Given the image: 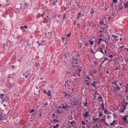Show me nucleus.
Wrapping results in <instances>:
<instances>
[{"mask_svg": "<svg viewBox=\"0 0 128 128\" xmlns=\"http://www.w3.org/2000/svg\"><path fill=\"white\" fill-rule=\"evenodd\" d=\"M61 108L62 110H68V105L66 104H62Z\"/></svg>", "mask_w": 128, "mask_h": 128, "instance_id": "obj_4", "label": "nucleus"}, {"mask_svg": "<svg viewBox=\"0 0 128 128\" xmlns=\"http://www.w3.org/2000/svg\"><path fill=\"white\" fill-rule=\"evenodd\" d=\"M102 108H104V100H102V103L101 104Z\"/></svg>", "mask_w": 128, "mask_h": 128, "instance_id": "obj_27", "label": "nucleus"}, {"mask_svg": "<svg viewBox=\"0 0 128 128\" xmlns=\"http://www.w3.org/2000/svg\"><path fill=\"white\" fill-rule=\"evenodd\" d=\"M112 84H114L115 86V90L118 92H120V90L124 88V86H122V82H120L118 80H114L113 82H112Z\"/></svg>", "mask_w": 128, "mask_h": 128, "instance_id": "obj_1", "label": "nucleus"}, {"mask_svg": "<svg viewBox=\"0 0 128 128\" xmlns=\"http://www.w3.org/2000/svg\"><path fill=\"white\" fill-rule=\"evenodd\" d=\"M84 106H86V102H85L84 105H83Z\"/></svg>", "mask_w": 128, "mask_h": 128, "instance_id": "obj_57", "label": "nucleus"}, {"mask_svg": "<svg viewBox=\"0 0 128 128\" xmlns=\"http://www.w3.org/2000/svg\"><path fill=\"white\" fill-rule=\"evenodd\" d=\"M90 14H94V9H91L90 10Z\"/></svg>", "mask_w": 128, "mask_h": 128, "instance_id": "obj_24", "label": "nucleus"}, {"mask_svg": "<svg viewBox=\"0 0 128 128\" xmlns=\"http://www.w3.org/2000/svg\"><path fill=\"white\" fill-rule=\"evenodd\" d=\"M92 120L95 122H98V118H92Z\"/></svg>", "mask_w": 128, "mask_h": 128, "instance_id": "obj_23", "label": "nucleus"}, {"mask_svg": "<svg viewBox=\"0 0 128 128\" xmlns=\"http://www.w3.org/2000/svg\"><path fill=\"white\" fill-rule=\"evenodd\" d=\"M84 44L86 46H90V44L88 43V42H84Z\"/></svg>", "mask_w": 128, "mask_h": 128, "instance_id": "obj_32", "label": "nucleus"}, {"mask_svg": "<svg viewBox=\"0 0 128 128\" xmlns=\"http://www.w3.org/2000/svg\"><path fill=\"white\" fill-rule=\"evenodd\" d=\"M46 94H48V96H51V94H50V93H46Z\"/></svg>", "mask_w": 128, "mask_h": 128, "instance_id": "obj_42", "label": "nucleus"}, {"mask_svg": "<svg viewBox=\"0 0 128 128\" xmlns=\"http://www.w3.org/2000/svg\"><path fill=\"white\" fill-rule=\"evenodd\" d=\"M86 82H85L86 86L88 88H90V83L88 82V80H86Z\"/></svg>", "mask_w": 128, "mask_h": 128, "instance_id": "obj_16", "label": "nucleus"}, {"mask_svg": "<svg viewBox=\"0 0 128 128\" xmlns=\"http://www.w3.org/2000/svg\"><path fill=\"white\" fill-rule=\"evenodd\" d=\"M53 121H54V122L55 124H56V122L58 124V122H60V121H58V120L56 119L53 120Z\"/></svg>", "mask_w": 128, "mask_h": 128, "instance_id": "obj_22", "label": "nucleus"}, {"mask_svg": "<svg viewBox=\"0 0 128 128\" xmlns=\"http://www.w3.org/2000/svg\"><path fill=\"white\" fill-rule=\"evenodd\" d=\"M64 96L67 98V100H68V98H72V95H70V94L66 93Z\"/></svg>", "mask_w": 128, "mask_h": 128, "instance_id": "obj_6", "label": "nucleus"}, {"mask_svg": "<svg viewBox=\"0 0 128 128\" xmlns=\"http://www.w3.org/2000/svg\"><path fill=\"white\" fill-rule=\"evenodd\" d=\"M104 118L103 117V118L101 120V122H102V124H106V115H104Z\"/></svg>", "mask_w": 128, "mask_h": 128, "instance_id": "obj_11", "label": "nucleus"}, {"mask_svg": "<svg viewBox=\"0 0 128 128\" xmlns=\"http://www.w3.org/2000/svg\"><path fill=\"white\" fill-rule=\"evenodd\" d=\"M69 124H74L76 123V122H74V120H73L72 121V122H70V121H68Z\"/></svg>", "mask_w": 128, "mask_h": 128, "instance_id": "obj_18", "label": "nucleus"}, {"mask_svg": "<svg viewBox=\"0 0 128 128\" xmlns=\"http://www.w3.org/2000/svg\"><path fill=\"white\" fill-rule=\"evenodd\" d=\"M38 46H42V43H40L39 42H38Z\"/></svg>", "mask_w": 128, "mask_h": 128, "instance_id": "obj_55", "label": "nucleus"}, {"mask_svg": "<svg viewBox=\"0 0 128 128\" xmlns=\"http://www.w3.org/2000/svg\"><path fill=\"white\" fill-rule=\"evenodd\" d=\"M124 8H128V1L126 2H124Z\"/></svg>", "mask_w": 128, "mask_h": 128, "instance_id": "obj_13", "label": "nucleus"}, {"mask_svg": "<svg viewBox=\"0 0 128 128\" xmlns=\"http://www.w3.org/2000/svg\"><path fill=\"white\" fill-rule=\"evenodd\" d=\"M58 18H60L62 17V16H60V15H58Z\"/></svg>", "mask_w": 128, "mask_h": 128, "instance_id": "obj_61", "label": "nucleus"}, {"mask_svg": "<svg viewBox=\"0 0 128 128\" xmlns=\"http://www.w3.org/2000/svg\"><path fill=\"white\" fill-rule=\"evenodd\" d=\"M96 82H98L94 81L92 83L90 84V86H94V88H96Z\"/></svg>", "mask_w": 128, "mask_h": 128, "instance_id": "obj_7", "label": "nucleus"}, {"mask_svg": "<svg viewBox=\"0 0 128 128\" xmlns=\"http://www.w3.org/2000/svg\"><path fill=\"white\" fill-rule=\"evenodd\" d=\"M100 24H104V22H100Z\"/></svg>", "mask_w": 128, "mask_h": 128, "instance_id": "obj_62", "label": "nucleus"}, {"mask_svg": "<svg viewBox=\"0 0 128 128\" xmlns=\"http://www.w3.org/2000/svg\"><path fill=\"white\" fill-rule=\"evenodd\" d=\"M25 72H26V75L27 76H30V70H28Z\"/></svg>", "mask_w": 128, "mask_h": 128, "instance_id": "obj_20", "label": "nucleus"}, {"mask_svg": "<svg viewBox=\"0 0 128 128\" xmlns=\"http://www.w3.org/2000/svg\"><path fill=\"white\" fill-rule=\"evenodd\" d=\"M82 14H80V13H78L77 17H76V20H80V16Z\"/></svg>", "mask_w": 128, "mask_h": 128, "instance_id": "obj_14", "label": "nucleus"}, {"mask_svg": "<svg viewBox=\"0 0 128 128\" xmlns=\"http://www.w3.org/2000/svg\"><path fill=\"white\" fill-rule=\"evenodd\" d=\"M106 124V126H110V125L108 124V123L106 122V123H104Z\"/></svg>", "mask_w": 128, "mask_h": 128, "instance_id": "obj_49", "label": "nucleus"}, {"mask_svg": "<svg viewBox=\"0 0 128 128\" xmlns=\"http://www.w3.org/2000/svg\"><path fill=\"white\" fill-rule=\"evenodd\" d=\"M125 50H126V52H128V48H125Z\"/></svg>", "mask_w": 128, "mask_h": 128, "instance_id": "obj_64", "label": "nucleus"}, {"mask_svg": "<svg viewBox=\"0 0 128 128\" xmlns=\"http://www.w3.org/2000/svg\"><path fill=\"white\" fill-rule=\"evenodd\" d=\"M8 78H10V74H9L8 76H7Z\"/></svg>", "mask_w": 128, "mask_h": 128, "instance_id": "obj_47", "label": "nucleus"}, {"mask_svg": "<svg viewBox=\"0 0 128 128\" xmlns=\"http://www.w3.org/2000/svg\"><path fill=\"white\" fill-rule=\"evenodd\" d=\"M28 78V75H26L25 76V78Z\"/></svg>", "mask_w": 128, "mask_h": 128, "instance_id": "obj_59", "label": "nucleus"}, {"mask_svg": "<svg viewBox=\"0 0 128 128\" xmlns=\"http://www.w3.org/2000/svg\"><path fill=\"white\" fill-rule=\"evenodd\" d=\"M106 74H110V71L108 70L106 71Z\"/></svg>", "mask_w": 128, "mask_h": 128, "instance_id": "obj_53", "label": "nucleus"}, {"mask_svg": "<svg viewBox=\"0 0 128 128\" xmlns=\"http://www.w3.org/2000/svg\"><path fill=\"white\" fill-rule=\"evenodd\" d=\"M34 112V110L33 109L32 110L30 111V113L32 114V112Z\"/></svg>", "mask_w": 128, "mask_h": 128, "instance_id": "obj_46", "label": "nucleus"}, {"mask_svg": "<svg viewBox=\"0 0 128 128\" xmlns=\"http://www.w3.org/2000/svg\"><path fill=\"white\" fill-rule=\"evenodd\" d=\"M124 46L122 45V46H121L119 47L120 48H124Z\"/></svg>", "mask_w": 128, "mask_h": 128, "instance_id": "obj_51", "label": "nucleus"}, {"mask_svg": "<svg viewBox=\"0 0 128 128\" xmlns=\"http://www.w3.org/2000/svg\"><path fill=\"white\" fill-rule=\"evenodd\" d=\"M70 66H72V68H80V64L78 62H72L70 64Z\"/></svg>", "mask_w": 128, "mask_h": 128, "instance_id": "obj_2", "label": "nucleus"}, {"mask_svg": "<svg viewBox=\"0 0 128 128\" xmlns=\"http://www.w3.org/2000/svg\"><path fill=\"white\" fill-rule=\"evenodd\" d=\"M98 52H100L102 54H104V50H102V48H98Z\"/></svg>", "mask_w": 128, "mask_h": 128, "instance_id": "obj_10", "label": "nucleus"}, {"mask_svg": "<svg viewBox=\"0 0 128 128\" xmlns=\"http://www.w3.org/2000/svg\"><path fill=\"white\" fill-rule=\"evenodd\" d=\"M89 116H90V112H86L83 114V116H84V118H88Z\"/></svg>", "mask_w": 128, "mask_h": 128, "instance_id": "obj_5", "label": "nucleus"}, {"mask_svg": "<svg viewBox=\"0 0 128 128\" xmlns=\"http://www.w3.org/2000/svg\"><path fill=\"white\" fill-rule=\"evenodd\" d=\"M55 126L56 128H58L59 125H58V124H56Z\"/></svg>", "mask_w": 128, "mask_h": 128, "instance_id": "obj_60", "label": "nucleus"}, {"mask_svg": "<svg viewBox=\"0 0 128 128\" xmlns=\"http://www.w3.org/2000/svg\"><path fill=\"white\" fill-rule=\"evenodd\" d=\"M93 72H94V74H96L98 72V71H96V70H94Z\"/></svg>", "mask_w": 128, "mask_h": 128, "instance_id": "obj_40", "label": "nucleus"}, {"mask_svg": "<svg viewBox=\"0 0 128 128\" xmlns=\"http://www.w3.org/2000/svg\"><path fill=\"white\" fill-rule=\"evenodd\" d=\"M0 120H4V119H2V116H0Z\"/></svg>", "mask_w": 128, "mask_h": 128, "instance_id": "obj_44", "label": "nucleus"}, {"mask_svg": "<svg viewBox=\"0 0 128 128\" xmlns=\"http://www.w3.org/2000/svg\"><path fill=\"white\" fill-rule=\"evenodd\" d=\"M118 2V0H112L113 2Z\"/></svg>", "mask_w": 128, "mask_h": 128, "instance_id": "obj_58", "label": "nucleus"}, {"mask_svg": "<svg viewBox=\"0 0 128 128\" xmlns=\"http://www.w3.org/2000/svg\"><path fill=\"white\" fill-rule=\"evenodd\" d=\"M76 20H75L74 22V26H76Z\"/></svg>", "mask_w": 128, "mask_h": 128, "instance_id": "obj_45", "label": "nucleus"}, {"mask_svg": "<svg viewBox=\"0 0 128 128\" xmlns=\"http://www.w3.org/2000/svg\"><path fill=\"white\" fill-rule=\"evenodd\" d=\"M89 42L90 44V46H92L94 44V40H89Z\"/></svg>", "mask_w": 128, "mask_h": 128, "instance_id": "obj_21", "label": "nucleus"}, {"mask_svg": "<svg viewBox=\"0 0 128 128\" xmlns=\"http://www.w3.org/2000/svg\"><path fill=\"white\" fill-rule=\"evenodd\" d=\"M66 13H64L63 14L62 20H64V18H66Z\"/></svg>", "mask_w": 128, "mask_h": 128, "instance_id": "obj_25", "label": "nucleus"}, {"mask_svg": "<svg viewBox=\"0 0 128 128\" xmlns=\"http://www.w3.org/2000/svg\"><path fill=\"white\" fill-rule=\"evenodd\" d=\"M116 120H114L113 122H112V123L114 124H116Z\"/></svg>", "mask_w": 128, "mask_h": 128, "instance_id": "obj_52", "label": "nucleus"}, {"mask_svg": "<svg viewBox=\"0 0 128 128\" xmlns=\"http://www.w3.org/2000/svg\"><path fill=\"white\" fill-rule=\"evenodd\" d=\"M37 114H38L40 118H42V112H40V111H38L37 112Z\"/></svg>", "mask_w": 128, "mask_h": 128, "instance_id": "obj_12", "label": "nucleus"}, {"mask_svg": "<svg viewBox=\"0 0 128 128\" xmlns=\"http://www.w3.org/2000/svg\"><path fill=\"white\" fill-rule=\"evenodd\" d=\"M0 94L1 96H2V98H4V96H6V94Z\"/></svg>", "mask_w": 128, "mask_h": 128, "instance_id": "obj_38", "label": "nucleus"}, {"mask_svg": "<svg viewBox=\"0 0 128 128\" xmlns=\"http://www.w3.org/2000/svg\"><path fill=\"white\" fill-rule=\"evenodd\" d=\"M81 122L82 126H86V122L84 121H82Z\"/></svg>", "mask_w": 128, "mask_h": 128, "instance_id": "obj_31", "label": "nucleus"}, {"mask_svg": "<svg viewBox=\"0 0 128 128\" xmlns=\"http://www.w3.org/2000/svg\"><path fill=\"white\" fill-rule=\"evenodd\" d=\"M57 112L59 114H62V112H60L58 109L57 110Z\"/></svg>", "mask_w": 128, "mask_h": 128, "instance_id": "obj_34", "label": "nucleus"}, {"mask_svg": "<svg viewBox=\"0 0 128 128\" xmlns=\"http://www.w3.org/2000/svg\"><path fill=\"white\" fill-rule=\"evenodd\" d=\"M114 124L112 122V123L110 124L109 125L110 126H114Z\"/></svg>", "mask_w": 128, "mask_h": 128, "instance_id": "obj_41", "label": "nucleus"}, {"mask_svg": "<svg viewBox=\"0 0 128 128\" xmlns=\"http://www.w3.org/2000/svg\"><path fill=\"white\" fill-rule=\"evenodd\" d=\"M102 38H100L99 39H98V42H102Z\"/></svg>", "mask_w": 128, "mask_h": 128, "instance_id": "obj_48", "label": "nucleus"}, {"mask_svg": "<svg viewBox=\"0 0 128 128\" xmlns=\"http://www.w3.org/2000/svg\"><path fill=\"white\" fill-rule=\"evenodd\" d=\"M5 100H6L7 102H10V98H8V96H6V97H5Z\"/></svg>", "mask_w": 128, "mask_h": 128, "instance_id": "obj_17", "label": "nucleus"}, {"mask_svg": "<svg viewBox=\"0 0 128 128\" xmlns=\"http://www.w3.org/2000/svg\"><path fill=\"white\" fill-rule=\"evenodd\" d=\"M56 2H58V0H56V1H54L52 2V4L54 6H56Z\"/></svg>", "mask_w": 128, "mask_h": 128, "instance_id": "obj_28", "label": "nucleus"}, {"mask_svg": "<svg viewBox=\"0 0 128 128\" xmlns=\"http://www.w3.org/2000/svg\"><path fill=\"white\" fill-rule=\"evenodd\" d=\"M126 87L125 92H128V83L126 84Z\"/></svg>", "mask_w": 128, "mask_h": 128, "instance_id": "obj_15", "label": "nucleus"}, {"mask_svg": "<svg viewBox=\"0 0 128 128\" xmlns=\"http://www.w3.org/2000/svg\"><path fill=\"white\" fill-rule=\"evenodd\" d=\"M108 58H112V55H109Z\"/></svg>", "mask_w": 128, "mask_h": 128, "instance_id": "obj_54", "label": "nucleus"}, {"mask_svg": "<svg viewBox=\"0 0 128 128\" xmlns=\"http://www.w3.org/2000/svg\"><path fill=\"white\" fill-rule=\"evenodd\" d=\"M126 104H121V107L120 109V112H124V110H126Z\"/></svg>", "mask_w": 128, "mask_h": 128, "instance_id": "obj_3", "label": "nucleus"}, {"mask_svg": "<svg viewBox=\"0 0 128 128\" xmlns=\"http://www.w3.org/2000/svg\"><path fill=\"white\" fill-rule=\"evenodd\" d=\"M22 76H26V72H25L23 73Z\"/></svg>", "mask_w": 128, "mask_h": 128, "instance_id": "obj_43", "label": "nucleus"}, {"mask_svg": "<svg viewBox=\"0 0 128 128\" xmlns=\"http://www.w3.org/2000/svg\"><path fill=\"white\" fill-rule=\"evenodd\" d=\"M20 30H24V26H20Z\"/></svg>", "mask_w": 128, "mask_h": 128, "instance_id": "obj_56", "label": "nucleus"}, {"mask_svg": "<svg viewBox=\"0 0 128 128\" xmlns=\"http://www.w3.org/2000/svg\"><path fill=\"white\" fill-rule=\"evenodd\" d=\"M127 118H128V116H122V120H124V122H127L128 120Z\"/></svg>", "mask_w": 128, "mask_h": 128, "instance_id": "obj_8", "label": "nucleus"}, {"mask_svg": "<svg viewBox=\"0 0 128 128\" xmlns=\"http://www.w3.org/2000/svg\"><path fill=\"white\" fill-rule=\"evenodd\" d=\"M23 26H24V28H26V29L28 28V26H26V25H24Z\"/></svg>", "mask_w": 128, "mask_h": 128, "instance_id": "obj_50", "label": "nucleus"}, {"mask_svg": "<svg viewBox=\"0 0 128 128\" xmlns=\"http://www.w3.org/2000/svg\"><path fill=\"white\" fill-rule=\"evenodd\" d=\"M76 74H78V76H80V72H76Z\"/></svg>", "mask_w": 128, "mask_h": 128, "instance_id": "obj_33", "label": "nucleus"}, {"mask_svg": "<svg viewBox=\"0 0 128 128\" xmlns=\"http://www.w3.org/2000/svg\"><path fill=\"white\" fill-rule=\"evenodd\" d=\"M86 80H90V76H88V75H87L86 76Z\"/></svg>", "mask_w": 128, "mask_h": 128, "instance_id": "obj_29", "label": "nucleus"}, {"mask_svg": "<svg viewBox=\"0 0 128 128\" xmlns=\"http://www.w3.org/2000/svg\"><path fill=\"white\" fill-rule=\"evenodd\" d=\"M90 52H92L93 54H94L95 52H94V50H92V48H91Z\"/></svg>", "mask_w": 128, "mask_h": 128, "instance_id": "obj_37", "label": "nucleus"}, {"mask_svg": "<svg viewBox=\"0 0 128 128\" xmlns=\"http://www.w3.org/2000/svg\"><path fill=\"white\" fill-rule=\"evenodd\" d=\"M105 62H106V59H104V60H102V62L100 63V65L104 64V63Z\"/></svg>", "mask_w": 128, "mask_h": 128, "instance_id": "obj_35", "label": "nucleus"}, {"mask_svg": "<svg viewBox=\"0 0 128 128\" xmlns=\"http://www.w3.org/2000/svg\"><path fill=\"white\" fill-rule=\"evenodd\" d=\"M70 36H72V32H70L69 34H67L66 35V36H68V38H70Z\"/></svg>", "mask_w": 128, "mask_h": 128, "instance_id": "obj_30", "label": "nucleus"}, {"mask_svg": "<svg viewBox=\"0 0 128 128\" xmlns=\"http://www.w3.org/2000/svg\"><path fill=\"white\" fill-rule=\"evenodd\" d=\"M104 114H108V110H104Z\"/></svg>", "mask_w": 128, "mask_h": 128, "instance_id": "obj_26", "label": "nucleus"}, {"mask_svg": "<svg viewBox=\"0 0 128 128\" xmlns=\"http://www.w3.org/2000/svg\"><path fill=\"white\" fill-rule=\"evenodd\" d=\"M102 116V112H99V115L98 116Z\"/></svg>", "mask_w": 128, "mask_h": 128, "instance_id": "obj_36", "label": "nucleus"}, {"mask_svg": "<svg viewBox=\"0 0 128 128\" xmlns=\"http://www.w3.org/2000/svg\"><path fill=\"white\" fill-rule=\"evenodd\" d=\"M98 98H100L102 100V97L100 95L99 97H98Z\"/></svg>", "mask_w": 128, "mask_h": 128, "instance_id": "obj_39", "label": "nucleus"}, {"mask_svg": "<svg viewBox=\"0 0 128 128\" xmlns=\"http://www.w3.org/2000/svg\"><path fill=\"white\" fill-rule=\"evenodd\" d=\"M44 14H41V16H42V18H44Z\"/></svg>", "mask_w": 128, "mask_h": 128, "instance_id": "obj_63", "label": "nucleus"}, {"mask_svg": "<svg viewBox=\"0 0 128 128\" xmlns=\"http://www.w3.org/2000/svg\"><path fill=\"white\" fill-rule=\"evenodd\" d=\"M72 59L74 60V62H76L78 60V56L76 55H74L72 56Z\"/></svg>", "mask_w": 128, "mask_h": 128, "instance_id": "obj_9", "label": "nucleus"}, {"mask_svg": "<svg viewBox=\"0 0 128 128\" xmlns=\"http://www.w3.org/2000/svg\"><path fill=\"white\" fill-rule=\"evenodd\" d=\"M118 38L117 36L112 35V38H111V40H112L114 38Z\"/></svg>", "mask_w": 128, "mask_h": 128, "instance_id": "obj_19", "label": "nucleus"}]
</instances>
